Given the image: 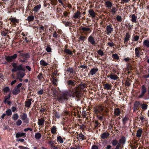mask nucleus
I'll list each match as a JSON object with an SVG mask.
<instances>
[{"label":"nucleus","mask_w":149,"mask_h":149,"mask_svg":"<svg viewBox=\"0 0 149 149\" xmlns=\"http://www.w3.org/2000/svg\"><path fill=\"white\" fill-rule=\"evenodd\" d=\"M69 96H72L73 97H76L79 98L81 96V93L79 90L77 88H74L68 91Z\"/></svg>","instance_id":"f257e3e1"},{"label":"nucleus","mask_w":149,"mask_h":149,"mask_svg":"<svg viewBox=\"0 0 149 149\" xmlns=\"http://www.w3.org/2000/svg\"><path fill=\"white\" fill-rule=\"evenodd\" d=\"M69 95L68 91H66L63 93L62 95H61L60 96L58 97L57 100L60 102H63L64 101L67 100Z\"/></svg>","instance_id":"f03ea898"},{"label":"nucleus","mask_w":149,"mask_h":149,"mask_svg":"<svg viewBox=\"0 0 149 149\" xmlns=\"http://www.w3.org/2000/svg\"><path fill=\"white\" fill-rule=\"evenodd\" d=\"M81 32L84 35H87L91 32V29L88 27L81 26Z\"/></svg>","instance_id":"7ed1b4c3"},{"label":"nucleus","mask_w":149,"mask_h":149,"mask_svg":"<svg viewBox=\"0 0 149 149\" xmlns=\"http://www.w3.org/2000/svg\"><path fill=\"white\" fill-rule=\"evenodd\" d=\"M113 31V29L111 24L108 25L106 28V32L107 35H110Z\"/></svg>","instance_id":"20e7f679"},{"label":"nucleus","mask_w":149,"mask_h":149,"mask_svg":"<svg viewBox=\"0 0 149 149\" xmlns=\"http://www.w3.org/2000/svg\"><path fill=\"white\" fill-rule=\"evenodd\" d=\"M147 91V88L144 85H143L141 87V93L139 96V98H143L145 95V93Z\"/></svg>","instance_id":"39448f33"},{"label":"nucleus","mask_w":149,"mask_h":149,"mask_svg":"<svg viewBox=\"0 0 149 149\" xmlns=\"http://www.w3.org/2000/svg\"><path fill=\"white\" fill-rule=\"evenodd\" d=\"M107 77L108 78H110L111 79L114 80H117L118 79V77L117 75L115 74H114L112 73L108 75L107 76Z\"/></svg>","instance_id":"423d86ee"},{"label":"nucleus","mask_w":149,"mask_h":149,"mask_svg":"<svg viewBox=\"0 0 149 149\" xmlns=\"http://www.w3.org/2000/svg\"><path fill=\"white\" fill-rule=\"evenodd\" d=\"M121 110L119 108H116L114 109L113 113L116 116H120L121 113Z\"/></svg>","instance_id":"0eeeda50"},{"label":"nucleus","mask_w":149,"mask_h":149,"mask_svg":"<svg viewBox=\"0 0 149 149\" xmlns=\"http://www.w3.org/2000/svg\"><path fill=\"white\" fill-rule=\"evenodd\" d=\"M20 118L22 120H26L24 122L26 123H28L29 121L28 120H27V116L26 113H24L23 115L22 116H20Z\"/></svg>","instance_id":"6e6552de"},{"label":"nucleus","mask_w":149,"mask_h":149,"mask_svg":"<svg viewBox=\"0 0 149 149\" xmlns=\"http://www.w3.org/2000/svg\"><path fill=\"white\" fill-rule=\"evenodd\" d=\"M140 106H141L140 102L138 101L135 102L134 104V111H136L138 110Z\"/></svg>","instance_id":"1a4fd4ad"},{"label":"nucleus","mask_w":149,"mask_h":149,"mask_svg":"<svg viewBox=\"0 0 149 149\" xmlns=\"http://www.w3.org/2000/svg\"><path fill=\"white\" fill-rule=\"evenodd\" d=\"M88 40V41L91 44L95 45L96 43L95 41V40L93 37L91 36H90L89 37Z\"/></svg>","instance_id":"9d476101"},{"label":"nucleus","mask_w":149,"mask_h":149,"mask_svg":"<svg viewBox=\"0 0 149 149\" xmlns=\"http://www.w3.org/2000/svg\"><path fill=\"white\" fill-rule=\"evenodd\" d=\"M19 55L23 58H28L30 57L29 54L28 53L26 54L20 53Z\"/></svg>","instance_id":"9b49d317"},{"label":"nucleus","mask_w":149,"mask_h":149,"mask_svg":"<svg viewBox=\"0 0 149 149\" xmlns=\"http://www.w3.org/2000/svg\"><path fill=\"white\" fill-rule=\"evenodd\" d=\"M130 37V36L128 33H127L125 35V37L124 38V43L126 44L127 43L128 41L129 40Z\"/></svg>","instance_id":"f8f14e48"},{"label":"nucleus","mask_w":149,"mask_h":149,"mask_svg":"<svg viewBox=\"0 0 149 149\" xmlns=\"http://www.w3.org/2000/svg\"><path fill=\"white\" fill-rule=\"evenodd\" d=\"M25 75V74L23 72H19L17 73V78H23Z\"/></svg>","instance_id":"ddd939ff"},{"label":"nucleus","mask_w":149,"mask_h":149,"mask_svg":"<svg viewBox=\"0 0 149 149\" xmlns=\"http://www.w3.org/2000/svg\"><path fill=\"white\" fill-rule=\"evenodd\" d=\"M140 48L136 47L135 49V54L136 56L137 57H139L140 56Z\"/></svg>","instance_id":"4468645a"},{"label":"nucleus","mask_w":149,"mask_h":149,"mask_svg":"<svg viewBox=\"0 0 149 149\" xmlns=\"http://www.w3.org/2000/svg\"><path fill=\"white\" fill-rule=\"evenodd\" d=\"M109 136V134L107 132H105L101 135V138L102 139H107Z\"/></svg>","instance_id":"2eb2a0df"},{"label":"nucleus","mask_w":149,"mask_h":149,"mask_svg":"<svg viewBox=\"0 0 149 149\" xmlns=\"http://www.w3.org/2000/svg\"><path fill=\"white\" fill-rule=\"evenodd\" d=\"M81 15V13L79 11H77V13L74 14L73 17L74 18L76 19L80 17Z\"/></svg>","instance_id":"dca6fc26"},{"label":"nucleus","mask_w":149,"mask_h":149,"mask_svg":"<svg viewBox=\"0 0 149 149\" xmlns=\"http://www.w3.org/2000/svg\"><path fill=\"white\" fill-rule=\"evenodd\" d=\"M31 99H28L25 102V106L27 107H29L31 104Z\"/></svg>","instance_id":"f3484780"},{"label":"nucleus","mask_w":149,"mask_h":149,"mask_svg":"<svg viewBox=\"0 0 149 149\" xmlns=\"http://www.w3.org/2000/svg\"><path fill=\"white\" fill-rule=\"evenodd\" d=\"M98 70V69L97 68H93L91 69L90 73L92 75H93L96 73Z\"/></svg>","instance_id":"a211bd4d"},{"label":"nucleus","mask_w":149,"mask_h":149,"mask_svg":"<svg viewBox=\"0 0 149 149\" xmlns=\"http://www.w3.org/2000/svg\"><path fill=\"white\" fill-rule=\"evenodd\" d=\"M20 92V88H18L16 87L14 88L13 93V95H16L19 93Z\"/></svg>","instance_id":"6ab92c4d"},{"label":"nucleus","mask_w":149,"mask_h":149,"mask_svg":"<svg viewBox=\"0 0 149 149\" xmlns=\"http://www.w3.org/2000/svg\"><path fill=\"white\" fill-rule=\"evenodd\" d=\"M105 4L106 5L107 8H111L112 6V3L109 1H107L105 2Z\"/></svg>","instance_id":"aec40b11"},{"label":"nucleus","mask_w":149,"mask_h":149,"mask_svg":"<svg viewBox=\"0 0 149 149\" xmlns=\"http://www.w3.org/2000/svg\"><path fill=\"white\" fill-rule=\"evenodd\" d=\"M25 134L24 133H20L18 132L16 134V137L17 138H18L19 137H22L24 136Z\"/></svg>","instance_id":"412c9836"},{"label":"nucleus","mask_w":149,"mask_h":149,"mask_svg":"<svg viewBox=\"0 0 149 149\" xmlns=\"http://www.w3.org/2000/svg\"><path fill=\"white\" fill-rule=\"evenodd\" d=\"M41 6L40 4H39L37 6H35L33 10L35 12H37L38 10H39L41 7Z\"/></svg>","instance_id":"4be33fe9"},{"label":"nucleus","mask_w":149,"mask_h":149,"mask_svg":"<svg viewBox=\"0 0 149 149\" xmlns=\"http://www.w3.org/2000/svg\"><path fill=\"white\" fill-rule=\"evenodd\" d=\"M45 122V120L43 118H41L40 119H39L38 120V125H41L44 124Z\"/></svg>","instance_id":"5701e85b"},{"label":"nucleus","mask_w":149,"mask_h":149,"mask_svg":"<svg viewBox=\"0 0 149 149\" xmlns=\"http://www.w3.org/2000/svg\"><path fill=\"white\" fill-rule=\"evenodd\" d=\"M40 63L41 65L45 66H47L49 65L48 63L46 62L45 61L43 60H41L40 62Z\"/></svg>","instance_id":"b1692460"},{"label":"nucleus","mask_w":149,"mask_h":149,"mask_svg":"<svg viewBox=\"0 0 149 149\" xmlns=\"http://www.w3.org/2000/svg\"><path fill=\"white\" fill-rule=\"evenodd\" d=\"M142 130L140 129L138 130L136 132V136L138 138L140 137L141 136Z\"/></svg>","instance_id":"393cba45"},{"label":"nucleus","mask_w":149,"mask_h":149,"mask_svg":"<svg viewBox=\"0 0 149 149\" xmlns=\"http://www.w3.org/2000/svg\"><path fill=\"white\" fill-rule=\"evenodd\" d=\"M143 44L144 46L149 47V40H144L143 42Z\"/></svg>","instance_id":"a878e982"},{"label":"nucleus","mask_w":149,"mask_h":149,"mask_svg":"<svg viewBox=\"0 0 149 149\" xmlns=\"http://www.w3.org/2000/svg\"><path fill=\"white\" fill-rule=\"evenodd\" d=\"M104 88L107 90H111V85L106 84L104 85Z\"/></svg>","instance_id":"bb28decb"},{"label":"nucleus","mask_w":149,"mask_h":149,"mask_svg":"<svg viewBox=\"0 0 149 149\" xmlns=\"http://www.w3.org/2000/svg\"><path fill=\"white\" fill-rule=\"evenodd\" d=\"M142 109L144 110H146L148 107V105L145 104H141V106Z\"/></svg>","instance_id":"cd10ccee"},{"label":"nucleus","mask_w":149,"mask_h":149,"mask_svg":"<svg viewBox=\"0 0 149 149\" xmlns=\"http://www.w3.org/2000/svg\"><path fill=\"white\" fill-rule=\"evenodd\" d=\"M88 12L90 15L91 16L92 18L94 17H95V12L92 10H89Z\"/></svg>","instance_id":"c85d7f7f"},{"label":"nucleus","mask_w":149,"mask_h":149,"mask_svg":"<svg viewBox=\"0 0 149 149\" xmlns=\"http://www.w3.org/2000/svg\"><path fill=\"white\" fill-rule=\"evenodd\" d=\"M34 17L33 15L28 16L27 18V20L29 22H31L34 20Z\"/></svg>","instance_id":"c756f323"},{"label":"nucleus","mask_w":149,"mask_h":149,"mask_svg":"<svg viewBox=\"0 0 149 149\" xmlns=\"http://www.w3.org/2000/svg\"><path fill=\"white\" fill-rule=\"evenodd\" d=\"M56 127L55 126H53L51 128V132L53 134L56 133Z\"/></svg>","instance_id":"7c9ffc66"},{"label":"nucleus","mask_w":149,"mask_h":149,"mask_svg":"<svg viewBox=\"0 0 149 149\" xmlns=\"http://www.w3.org/2000/svg\"><path fill=\"white\" fill-rule=\"evenodd\" d=\"M53 94L54 96V98H58V92L56 90L53 91Z\"/></svg>","instance_id":"2f4dec72"},{"label":"nucleus","mask_w":149,"mask_h":149,"mask_svg":"<svg viewBox=\"0 0 149 149\" xmlns=\"http://www.w3.org/2000/svg\"><path fill=\"white\" fill-rule=\"evenodd\" d=\"M136 17L134 14H133L132 16L131 21L133 22H136Z\"/></svg>","instance_id":"473e14b6"},{"label":"nucleus","mask_w":149,"mask_h":149,"mask_svg":"<svg viewBox=\"0 0 149 149\" xmlns=\"http://www.w3.org/2000/svg\"><path fill=\"white\" fill-rule=\"evenodd\" d=\"M67 82L68 84L69 85L74 86L75 84L74 81H72L71 80H69L68 81H67Z\"/></svg>","instance_id":"72a5a7b5"},{"label":"nucleus","mask_w":149,"mask_h":149,"mask_svg":"<svg viewBox=\"0 0 149 149\" xmlns=\"http://www.w3.org/2000/svg\"><path fill=\"white\" fill-rule=\"evenodd\" d=\"M19 118V116L17 113L14 114L12 118L14 120H17Z\"/></svg>","instance_id":"f704fd0d"},{"label":"nucleus","mask_w":149,"mask_h":149,"mask_svg":"<svg viewBox=\"0 0 149 149\" xmlns=\"http://www.w3.org/2000/svg\"><path fill=\"white\" fill-rule=\"evenodd\" d=\"M41 137V135L39 133H36L35 135V137L37 139H39Z\"/></svg>","instance_id":"c9c22d12"},{"label":"nucleus","mask_w":149,"mask_h":149,"mask_svg":"<svg viewBox=\"0 0 149 149\" xmlns=\"http://www.w3.org/2000/svg\"><path fill=\"white\" fill-rule=\"evenodd\" d=\"M125 142V139L124 137H122L121 139H120L119 141V143L120 144H124Z\"/></svg>","instance_id":"e433bc0d"},{"label":"nucleus","mask_w":149,"mask_h":149,"mask_svg":"<svg viewBox=\"0 0 149 149\" xmlns=\"http://www.w3.org/2000/svg\"><path fill=\"white\" fill-rule=\"evenodd\" d=\"M57 140L58 142H59L61 143H62L63 142V139L61 136H59L57 137Z\"/></svg>","instance_id":"4c0bfd02"},{"label":"nucleus","mask_w":149,"mask_h":149,"mask_svg":"<svg viewBox=\"0 0 149 149\" xmlns=\"http://www.w3.org/2000/svg\"><path fill=\"white\" fill-rule=\"evenodd\" d=\"M64 52L67 54L71 55L72 54V53L71 51L69 49H65L64 50Z\"/></svg>","instance_id":"58836bf2"},{"label":"nucleus","mask_w":149,"mask_h":149,"mask_svg":"<svg viewBox=\"0 0 149 149\" xmlns=\"http://www.w3.org/2000/svg\"><path fill=\"white\" fill-rule=\"evenodd\" d=\"M6 115L8 116H10L12 114V112L10 109H7L6 111Z\"/></svg>","instance_id":"ea45409f"},{"label":"nucleus","mask_w":149,"mask_h":149,"mask_svg":"<svg viewBox=\"0 0 149 149\" xmlns=\"http://www.w3.org/2000/svg\"><path fill=\"white\" fill-rule=\"evenodd\" d=\"M116 11V8H115V7L112 8L111 10V12L112 14H113V15L115 14Z\"/></svg>","instance_id":"a19ab883"},{"label":"nucleus","mask_w":149,"mask_h":149,"mask_svg":"<svg viewBox=\"0 0 149 149\" xmlns=\"http://www.w3.org/2000/svg\"><path fill=\"white\" fill-rule=\"evenodd\" d=\"M67 71L72 74L74 73V70L72 68H68L67 70Z\"/></svg>","instance_id":"79ce46f5"},{"label":"nucleus","mask_w":149,"mask_h":149,"mask_svg":"<svg viewBox=\"0 0 149 149\" xmlns=\"http://www.w3.org/2000/svg\"><path fill=\"white\" fill-rule=\"evenodd\" d=\"M42 75V73H40L39 75L38 76V78L40 80H41L43 79Z\"/></svg>","instance_id":"37998d69"},{"label":"nucleus","mask_w":149,"mask_h":149,"mask_svg":"<svg viewBox=\"0 0 149 149\" xmlns=\"http://www.w3.org/2000/svg\"><path fill=\"white\" fill-rule=\"evenodd\" d=\"M116 19L118 21L121 22L122 21V18L121 16L118 15L116 17Z\"/></svg>","instance_id":"c03bdc74"},{"label":"nucleus","mask_w":149,"mask_h":149,"mask_svg":"<svg viewBox=\"0 0 149 149\" xmlns=\"http://www.w3.org/2000/svg\"><path fill=\"white\" fill-rule=\"evenodd\" d=\"M10 94H9L8 96H6L5 97V100L4 102L5 103H6V101H7L8 100H9L10 99Z\"/></svg>","instance_id":"a18cd8bd"},{"label":"nucleus","mask_w":149,"mask_h":149,"mask_svg":"<svg viewBox=\"0 0 149 149\" xmlns=\"http://www.w3.org/2000/svg\"><path fill=\"white\" fill-rule=\"evenodd\" d=\"M10 58L13 61L14 59H15L17 57V54H14L13 55L10 56Z\"/></svg>","instance_id":"49530a36"},{"label":"nucleus","mask_w":149,"mask_h":149,"mask_svg":"<svg viewBox=\"0 0 149 149\" xmlns=\"http://www.w3.org/2000/svg\"><path fill=\"white\" fill-rule=\"evenodd\" d=\"M6 61L8 62H10L13 61L10 58V56H8L6 58Z\"/></svg>","instance_id":"de8ad7c7"},{"label":"nucleus","mask_w":149,"mask_h":149,"mask_svg":"<svg viewBox=\"0 0 149 149\" xmlns=\"http://www.w3.org/2000/svg\"><path fill=\"white\" fill-rule=\"evenodd\" d=\"M57 80L56 78H53L52 80V82L54 84L56 85Z\"/></svg>","instance_id":"09e8293b"},{"label":"nucleus","mask_w":149,"mask_h":149,"mask_svg":"<svg viewBox=\"0 0 149 149\" xmlns=\"http://www.w3.org/2000/svg\"><path fill=\"white\" fill-rule=\"evenodd\" d=\"M22 123V121L20 120H18L16 122V124L17 126L20 125Z\"/></svg>","instance_id":"8fccbe9b"},{"label":"nucleus","mask_w":149,"mask_h":149,"mask_svg":"<svg viewBox=\"0 0 149 149\" xmlns=\"http://www.w3.org/2000/svg\"><path fill=\"white\" fill-rule=\"evenodd\" d=\"M79 137L80 139L82 140H84V135L82 134L81 133H80V134L79 135Z\"/></svg>","instance_id":"3c124183"},{"label":"nucleus","mask_w":149,"mask_h":149,"mask_svg":"<svg viewBox=\"0 0 149 149\" xmlns=\"http://www.w3.org/2000/svg\"><path fill=\"white\" fill-rule=\"evenodd\" d=\"M17 70H23L22 65H20L18 66H17Z\"/></svg>","instance_id":"603ef678"},{"label":"nucleus","mask_w":149,"mask_h":149,"mask_svg":"<svg viewBox=\"0 0 149 149\" xmlns=\"http://www.w3.org/2000/svg\"><path fill=\"white\" fill-rule=\"evenodd\" d=\"M97 53L101 56H103L104 55V53L103 51L101 50V49H100L97 51Z\"/></svg>","instance_id":"864d4df0"},{"label":"nucleus","mask_w":149,"mask_h":149,"mask_svg":"<svg viewBox=\"0 0 149 149\" xmlns=\"http://www.w3.org/2000/svg\"><path fill=\"white\" fill-rule=\"evenodd\" d=\"M112 57L113 58H114L115 59H118L119 58V57L117 54H113L112 55Z\"/></svg>","instance_id":"5fc2aeb1"},{"label":"nucleus","mask_w":149,"mask_h":149,"mask_svg":"<svg viewBox=\"0 0 149 149\" xmlns=\"http://www.w3.org/2000/svg\"><path fill=\"white\" fill-rule=\"evenodd\" d=\"M9 90V88L7 86L4 88L3 89V91L6 93Z\"/></svg>","instance_id":"6e6d98bb"},{"label":"nucleus","mask_w":149,"mask_h":149,"mask_svg":"<svg viewBox=\"0 0 149 149\" xmlns=\"http://www.w3.org/2000/svg\"><path fill=\"white\" fill-rule=\"evenodd\" d=\"M52 49L51 47L49 46H47V47L46 50L47 52H50L52 51Z\"/></svg>","instance_id":"4d7b16f0"},{"label":"nucleus","mask_w":149,"mask_h":149,"mask_svg":"<svg viewBox=\"0 0 149 149\" xmlns=\"http://www.w3.org/2000/svg\"><path fill=\"white\" fill-rule=\"evenodd\" d=\"M139 36H135L134 37V40L135 41H137L139 40Z\"/></svg>","instance_id":"13d9d810"},{"label":"nucleus","mask_w":149,"mask_h":149,"mask_svg":"<svg viewBox=\"0 0 149 149\" xmlns=\"http://www.w3.org/2000/svg\"><path fill=\"white\" fill-rule=\"evenodd\" d=\"M129 119V118L127 116H125L123 120V122L125 123Z\"/></svg>","instance_id":"bf43d9fd"},{"label":"nucleus","mask_w":149,"mask_h":149,"mask_svg":"<svg viewBox=\"0 0 149 149\" xmlns=\"http://www.w3.org/2000/svg\"><path fill=\"white\" fill-rule=\"evenodd\" d=\"M11 21L13 23H17L18 21L15 18H12L11 19Z\"/></svg>","instance_id":"052dcab7"},{"label":"nucleus","mask_w":149,"mask_h":149,"mask_svg":"<svg viewBox=\"0 0 149 149\" xmlns=\"http://www.w3.org/2000/svg\"><path fill=\"white\" fill-rule=\"evenodd\" d=\"M7 33V32L6 31H3L1 32V35L3 36H6Z\"/></svg>","instance_id":"680f3d73"},{"label":"nucleus","mask_w":149,"mask_h":149,"mask_svg":"<svg viewBox=\"0 0 149 149\" xmlns=\"http://www.w3.org/2000/svg\"><path fill=\"white\" fill-rule=\"evenodd\" d=\"M118 143V142L116 140H114L113 141L112 143V144L113 146H116L117 144Z\"/></svg>","instance_id":"e2e57ef3"},{"label":"nucleus","mask_w":149,"mask_h":149,"mask_svg":"<svg viewBox=\"0 0 149 149\" xmlns=\"http://www.w3.org/2000/svg\"><path fill=\"white\" fill-rule=\"evenodd\" d=\"M18 148L20 149H29V148L27 147H24L22 146H18Z\"/></svg>","instance_id":"0e129e2a"},{"label":"nucleus","mask_w":149,"mask_h":149,"mask_svg":"<svg viewBox=\"0 0 149 149\" xmlns=\"http://www.w3.org/2000/svg\"><path fill=\"white\" fill-rule=\"evenodd\" d=\"M85 37L84 36H80L79 38V39L81 41H84L85 40Z\"/></svg>","instance_id":"69168bd1"},{"label":"nucleus","mask_w":149,"mask_h":149,"mask_svg":"<svg viewBox=\"0 0 149 149\" xmlns=\"http://www.w3.org/2000/svg\"><path fill=\"white\" fill-rule=\"evenodd\" d=\"M95 127L97 128L98 126L100 123H98L97 121H95Z\"/></svg>","instance_id":"338daca9"},{"label":"nucleus","mask_w":149,"mask_h":149,"mask_svg":"<svg viewBox=\"0 0 149 149\" xmlns=\"http://www.w3.org/2000/svg\"><path fill=\"white\" fill-rule=\"evenodd\" d=\"M91 149H98V148L97 146L94 145L92 146Z\"/></svg>","instance_id":"774afa93"}]
</instances>
